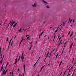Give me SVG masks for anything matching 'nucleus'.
I'll return each instance as SVG.
<instances>
[{"label":"nucleus","instance_id":"obj_17","mask_svg":"<svg viewBox=\"0 0 76 76\" xmlns=\"http://www.w3.org/2000/svg\"><path fill=\"white\" fill-rule=\"evenodd\" d=\"M37 61L35 63V64H34V66H35L36 65V64H37Z\"/></svg>","mask_w":76,"mask_h":76},{"label":"nucleus","instance_id":"obj_23","mask_svg":"<svg viewBox=\"0 0 76 76\" xmlns=\"http://www.w3.org/2000/svg\"><path fill=\"white\" fill-rule=\"evenodd\" d=\"M62 63V62H61L60 63V64H59V66H61V63Z\"/></svg>","mask_w":76,"mask_h":76},{"label":"nucleus","instance_id":"obj_43","mask_svg":"<svg viewBox=\"0 0 76 76\" xmlns=\"http://www.w3.org/2000/svg\"><path fill=\"white\" fill-rule=\"evenodd\" d=\"M10 23H11V22L10 23Z\"/></svg>","mask_w":76,"mask_h":76},{"label":"nucleus","instance_id":"obj_40","mask_svg":"<svg viewBox=\"0 0 76 76\" xmlns=\"http://www.w3.org/2000/svg\"><path fill=\"white\" fill-rule=\"evenodd\" d=\"M18 71H19V69H18Z\"/></svg>","mask_w":76,"mask_h":76},{"label":"nucleus","instance_id":"obj_21","mask_svg":"<svg viewBox=\"0 0 76 76\" xmlns=\"http://www.w3.org/2000/svg\"><path fill=\"white\" fill-rule=\"evenodd\" d=\"M58 27L57 29L55 31V32H57V29H58Z\"/></svg>","mask_w":76,"mask_h":76},{"label":"nucleus","instance_id":"obj_29","mask_svg":"<svg viewBox=\"0 0 76 76\" xmlns=\"http://www.w3.org/2000/svg\"><path fill=\"white\" fill-rule=\"evenodd\" d=\"M31 47L30 48V49H29V50H31Z\"/></svg>","mask_w":76,"mask_h":76},{"label":"nucleus","instance_id":"obj_15","mask_svg":"<svg viewBox=\"0 0 76 76\" xmlns=\"http://www.w3.org/2000/svg\"><path fill=\"white\" fill-rule=\"evenodd\" d=\"M3 59H2V60L0 61V63H1H1H2V62H3Z\"/></svg>","mask_w":76,"mask_h":76},{"label":"nucleus","instance_id":"obj_5","mask_svg":"<svg viewBox=\"0 0 76 76\" xmlns=\"http://www.w3.org/2000/svg\"><path fill=\"white\" fill-rule=\"evenodd\" d=\"M26 39L27 40H29L30 39V37L29 36L27 37Z\"/></svg>","mask_w":76,"mask_h":76},{"label":"nucleus","instance_id":"obj_2","mask_svg":"<svg viewBox=\"0 0 76 76\" xmlns=\"http://www.w3.org/2000/svg\"><path fill=\"white\" fill-rule=\"evenodd\" d=\"M4 55L3 54L1 53V49H0V58H2V60L3 59L4 57Z\"/></svg>","mask_w":76,"mask_h":76},{"label":"nucleus","instance_id":"obj_47","mask_svg":"<svg viewBox=\"0 0 76 76\" xmlns=\"http://www.w3.org/2000/svg\"><path fill=\"white\" fill-rule=\"evenodd\" d=\"M23 30H25V29H23Z\"/></svg>","mask_w":76,"mask_h":76},{"label":"nucleus","instance_id":"obj_13","mask_svg":"<svg viewBox=\"0 0 76 76\" xmlns=\"http://www.w3.org/2000/svg\"><path fill=\"white\" fill-rule=\"evenodd\" d=\"M23 54L22 53V56H21V59H22V60H23Z\"/></svg>","mask_w":76,"mask_h":76},{"label":"nucleus","instance_id":"obj_14","mask_svg":"<svg viewBox=\"0 0 76 76\" xmlns=\"http://www.w3.org/2000/svg\"><path fill=\"white\" fill-rule=\"evenodd\" d=\"M22 40H21L20 43V45H19L20 46V44H21V43H22Z\"/></svg>","mask_w":76,"mask_h":76},{"label":"nucleus","instance_id":"obj_35","mask_svg":"<svg viewBox=\"0 0 76 76\" xmlns=\"http://www.w3.org/2000/svg\"><path fill=\"white\" fill-rule=\"evenodd\" d=\"M11 42V40L10 41V42Z\"/></svg>","mask_w":76,"mask_h":76},{"label":"nucleus","instance_id":"obj_25","mask_svg":"<svg viewBox=\"0 0 76 76\" xmlns=\"http://www.w3.org/2000/svg\"><path fill=\"white\" fill-rule=\"evenodd\" d=\"M39 59H40V57H39L38 59V60L37 61V62H38V61L39 60Z\"/></svg>","mask_w":76,"mask_h":76},{"label":"nucleus","instance_id":"obj_36","mask_svg":"<svg viewBox=\"0 0 76 76\" xmlns=\"http://www.w3.org/2000/svg\"><path fill=\"white\" fill-rule=\"evenodd\" d=\"M50 29L51 28H52V27H50Z\"/></svg>","mask_w":76,"mask_h":76},{"label":"nucleus","instance_id":"obj_4","mask_svg":"<svg viewBox=\"0 0 76 76\" xmlns=\"http://www.w3.org/2000/svg\"><path fill=\"white\" fill-rule=\"evenodd\" d=\"M8 65H9V62H7V64L6 65L5 69L7 67V66H8Z\"/></svg>","mask_w":76,"mask_h":76},{"label":"nucleus","instance_id":"obj_46","mask_svg":"<svg viewBox=\"0 0 76 76\" xmlns=\"http://www.w3.org/2000/svg\"><path fill=\"white\" fill-rule=\"evenodd\" d=\"M37 76H39V75H38Z\"/></svg>","mask_w":76,"mask_h":76},{"label":"nucleus","instance_id":"obj_26","mask_svg":"<svg viewBox=\"0 0 76 76\" xmlns=\"http://www.w3.org/2000/svg\"><path fill=\"white\" fill-rule=\"evenodd\" d=\"M28 37V34H27V35L26 36V37Z\"/></svg>","mask_w":76,"mask_h":76},{"label":"nucleus","instance_id":"obj_41","mask_svg":"<svg viewBox=\"0 0 76 76\" xmlns=\"http://www.w3.org/2000/svg\"><path fill=\"white\" fill-rule=\"evenodd\" d=\"M46 36H47V35H45V37H46Z\"/></svg>","mask_w":76,"mask_h":76},{"label":"nucleus","instance_id":"obj_49","mask_svg":"<svg viewBox=\"0 0 76 76\" xmlns=\"http://www.w3.org/2000/svg\"><path fill=\"white\" fill-rule=\"evenodd\" d=\"M33 6L34 7V5H33Z\"/></svg>","mask_w":76,"mask_h":76},{"label":"nucleus","instance_id":"obj_34","mask_svg":"<svg viewBox=\"0 0 76 76\" xmlns=\"http://www.w3.org/2000/svg\"><path fill=\"white\" fill-rule=\"evenodd\" d=\"M70 32L69 31L68 33V34H70Z\"/></svg>","mask_w":76,"mask_h":76},{"label":"nucleus","instance_id":"obj_18","mask_svg":"<svg viewBox=\"0 0 76 76\" xmlns=\"http://www.w3.org/2000/svg\"><path fill=\"white\" fill-rule=\"evenodd\" d=\"M58 53L56 56V58H57V56H58Z\"/></svg>","mask_w":76,"mask_h":76},{"label":"nucleus","instance_id":"obj_30","mask_svg":"<svg viewBox=\"0 0 76 76\" xmlns=\"http://www.w3.org/2000/svg\"><path fill=\"white\" fill-rule=\"evenodd\" d=\"M67 76H70V74H68Z\"/></svg>","mask_w":76,"mask_h":76},{"label":"nucleus","instance_id":"obj_50","mask_svg":"<svg viewBox=\"0 0 76 76\" xmlns=\"http://www.w3.org/2000/svg\"><path fill=\"white\" fill-rule=\"evenodd\" d=\"M60 39V38L59 39Z\"/></svg>","mask_w":76,"mask_h":76},{"label":"nucleus","instance_id":"obj_27","mask_svg":"<svg viewBox=\"0 0 76 76\" xmlns=\"http://www.w3.org/2000/svg\"><path fill=\"white\" fill-rule=\"evenodd\" d=\"M54 39H55V36L54 37V38L53 39V41H54Z\"/></svg>","mask_w":76,"mask_h":76},{"label":"nucleus","instance_id":"obj_10","mask_svg":"<svg viewBox=\"0 0 76 76\" xmlns=\"http://www.w3.org/2000/svg\"><path fill=\"white\" fill-rule=\"evenodd\" d=\"M75 70H74L73 71V73H72V76H73V75H74V73H75Z\"/></svg>","mask_w":76,"mask_h":76},{"label":"nucleus","instance_id":"obj_44","mask_svg":"<svg viewBox=\"0 0 76 76\" xmlns=\"http://www.w3.org/2000/svg\"><path fill=\"white\" fill-rule=\"evenodd\" d=\"M75 21V20H73V22H74V21Z\"/></svg>","mask_w":76,"mask_h":76},{"label":"nucleus","instance_id":"obj_19","mask_svg":"<svg viewBox=\"0 0 76 76\" xmlns=\"http://www.w3.org/2000/svg\"><path fill=\"white\" fill-rule=\"evenodd\" d=\"M12 44H13V42H12V43H11V46H12Z\"/></svg>","mask_w":76,"mask_h":76},{"label":"nucleus","instance_id":"obj_8","mask_svg":"<svg viewBox=\"0 0 76 76\" xmlns=\"http://www.w3.org/2000/svg\"><path fill=\"white\" fill-rule=\"evenodd\" d=\"M18 61V60L17 59H15V62L14 64H15L16 63H17V62Z\"/></svg>","mask_w":76,"mask_h":76},{"label":"nucleus","instance_id":"obj_31","mask_svg":"<svg viewBox=\"0 0 76 76\" xmlns=\"http://www.w3.org/2000/svg\"><path fill=\"white\" fill-rule=\"evenodd\" d=\"M72 20H71V21H70V23H71V22H72Z\"/></svg>","mask_w":76,"mask_h":76},{"label":"nucleus","instance_id":"obj_53","mask_svg":"<svg viewBox=\"0 0 76 76\" xmlns=\"http://www.w3.org/2000/svg\"><path fill=\"white\" fill-rule=\"evenodd\" d=\"M21 76H22V75H21Z\"/></svg>","mask_w":76,"mask_h":76},{"label":"nucleus","instance_id":"obj_22","mask_svg":"<svg viewBox=\"0 0 76 76\" xmlns=\"http://www.w3.org/2000/svg\"><path fill=\"white\" fill-rule=\"evenodd\" d=\"M9 40V39L8 38H7V40H7V41H8V40Z\"/></svg>","mask_w":76,"mask_h":76},{"label":"nucleus","instance_id":"obj_11","mask_svg":"<svg viewBox=\"0 0 76 76\" xmlns=\"http://www.w3.org/2000/svg\"><path fill=\"white\" fill-rule=\"evenodd\" d=\"M22 41H25V39L23 38H22V40H21Z\"/></svg>","mask_w":76,"mask_h":76},{"label":"nucleus","instance_id":"obj_32","mask_svg":"<svg viewBox=\"0 0 76 76\" xmlns=\"http://www.w3.org/2000/svg\"><path fill=\"white\" fill-rule=\"evenodd\" d=\"M43 34V32H42L41 33V35H42Z\"/></svg>","mask_w":76,"mask_h":76},{"label":"nucleus","instance_id":"obj_38","mask_svg":"<svg viewBox=\"0 0 76 76\" xmlns=\"http://www.w3.org/2000/svg\"><path fill=\"white\" fill-rule=\"evenodd\" d=\"M72 34L70 35V37H71V36H72Z\"/></svg>","mask_w":76,"mask_h":76},{"label":"nucleus","instance_id":"obj_42","mask_svg":"<svg viewBox=\"0 0 76 76\" xmlns=\"http://www.w3.org/2000/svg\"><path fill=\"white\" fill-rule=\"evenodd\" d=\"M65 74V72H64V75Z\"/></svg>","mask_w":76,"mask_h":76},{"label":"nucleus","instance_id":"obj_3","mask_svg":"<svg viewBox=\"0 0 76 76\" xmlns=\"http://www.w3.org/2000/svg\"><path fill=\"white\" fill-rule=\"evenodd\" d=\"M12 25H13V28H15V26H16V23H15V22H13L12 23V25L11 26H12Z\"/></svg>","mask_w":76,"mask_h":76},{"label":"nucleus","instance_id":"obj_12","mask_svg":"<svg viewBox=\"0 0 76 76\" xmlns=\"http://www.w3.org/2000/svg\"><path fill=\"white\" fill-rule=\"evenodd\" d=\"M34 6H35V7H36V6H37V3H35L34 4Z\"/></svg>","mask_w":76,"mask_h":76},{"label":"nucleus","instance_id":"obj_51","mask_svg":"<svg viewBox=\"0 0 76 76\" xmlns=\"http://www.w3.org/2000/svg\"><path fill=\"white\" fill-rule=\"evenodd\" d=\"M25 31H26V30H25Z\"/></svg>","mask_w":76,"mask_h":76},{"label":"nucleus","instance_id":"obj_16","mask_svg":"<svg viewBox=\"0 0 76 76\" xmlns=\"http://www.w3.org/2000/svg\"><path fill=\"white\" fill-rule=\"evenodd\" d=\"M72 45H73V43H72L71 46H70V48H72Z\"/></svg>","mask_w":76,"mask_h":76},{"label":"nucleus","instance_id":"obj_9","mask_svg":"<svg viewBox=\"0 0 76 76\" xmlns=\"http://www.w3.org/2000/svg\"><path fill=\"white\" fill-rule=\"evenodd\" d=\"M44 0H42L44 2V3H45V4H47V2H46L45 1H44Z\"/></svg>","mask_w":76,"mask_h":76},{"label":"nucleus","instance_id":"obj_20","mask_svg":"<svg viewBox=\"0 0 76 76\" xmlns=\"http://www.w3.org/2000/svg\"><path fill=\"white\" fill-rule=\"evenodd\" d=\"M44 66H43L42 67V68H41L42 69H43V68H44Z\"/></svg>","mask_w":76,"mask_h":76},{"label":"nucleus","instance_id":"obj_52","mask_svg":"<svg viewBox=\"0 0 76 76\" xmlns=\"http://www.w3.org/2000/svg\"><path fill=\"white\" fill-rule=\"evenodd\" d=\"M65 45H66V44H65Z\"/></svg>","mask_w":76,"mask_h":76},{"label":"nucleus","instance_id":"obj_24","mask_svg":"<svg viewBox=\"0 0 76 76\" xmlns=\"http://www.w3.org/2000/svg\"><path fill=\"white\" fill-rule=\"evenodd\" d=\"M49 54V52H48V54H47V55L46 56V57H47V56H48V55Z\"/></svg>","mask_w":76,"mask_h":76},{"label":"nucleus","instance_id":"obj_7","mask_svg":"<svg viewBox=\"0 0 76 76\" xmlns=\"http://www.w3.org/2000/svg\"><path fill=\"white\" fill-rule=\"evenodd\" d=\"M23 67H24V72H25V65H23Z\"/></svg>","mask_w":76,"mask_h":76},{"label":"nucleus","instance_id":"obj_6","mask_svg":"<svg viewBox=\"0 0 76 76\" xmlns=\"http://www.w3.org/2000/svg\"><path fill=\"white\" fill-rule=\"evenodd\" d=\"M18 32H22V31H22V28H20V29L18 30Z\"/></svg>","mask_w":76,"mask_h":76},{"label":"nucleus","instance_id":"obj_28","mask_svg":"<svg viewBox=\"0 0 76 76\" xmlns=\"http://www.w3.org/2000/svg\"><path fill=\"white\" fill-rule=\"evenodd\" d=\"M47 8H48H48H49V6H47Z\"/></svg>","mask_w":76,"mask_h":76},{"label":"nucleus","instance_id":"obj_37","mask_svg":"<svg viewBox=\"0 0 76 76\" xmlns=\"http://www.w3.org/2000/svg\"><path fill=\"white\" fill-rule=\"evenodd\" d=\"M42 68H41V70H40V71H41V70H42Z\"/></svg>","mask_w":76,"mask_h":76},{"label":"nucleus","instance_id":"obj_48","mask_svg":"<svg viewBox=\"0 0 76 76\" xmlns=\"http://www.w3.org/2000/svg\"><path fill=\"white\" fill-rule=\"evenodd\" d=\"M58 44H59V45H60V44L59 43Z\"/></svg>","mask_w":76,"mask_h":76},{"label":"nucleus","instance_id":"obj_1","mask_svg":"<svg viewBox=\"0 0 76 76\" xmlns=\"http://www.w3.org/2000/svg\"><path fill=\"white\" fill-rule=\"evenodd\" d=\"M4 68L3 67V64L2 65L1 68V70H3L4 71L3 72V75H4L6 73V72H7V70L6 71H5V69L4 70Z\"/></svg>","mask_w":76,"mask_h":76},{"label":"nucleus","instance_id":"obj_45","mask_svg":"<svg viewBox=\"0 0 76 76\" xmlns=\"http://www.w3.org/2000/svg\"><path fill=\"white\" fill-rule=\"evenodd\" d=\"M39 38H40V35L39 36Z\"/></svg>","mask_w":76,"mask_h":76},{"label":"nucleus","instance_id":"obj_39","mask_svg":"<svg viewBox=\"0 0 76 76\" xmlns=\"http://www.w3.org/2000/svg\"><path fill=\"white\" fill-rule=\"evenodd\" d=\"M19 76H20V74L19 75Z\"/></svg>","mask_w":76,"mask_h":76},{"label":"nucleus","instance_id":"obj_33","mask_svg":"<svg viewBox=\"0 0 76 76\" xmlns=\"http://www.w3.org/2000/svg\"><path fill=\"white\" fill-rule=\"evenodd\" d=\"M16 36H15V37H14V38H15H15H16Z\"/></svg>","mask_w":76,"mask_h":76}]
</instances>
